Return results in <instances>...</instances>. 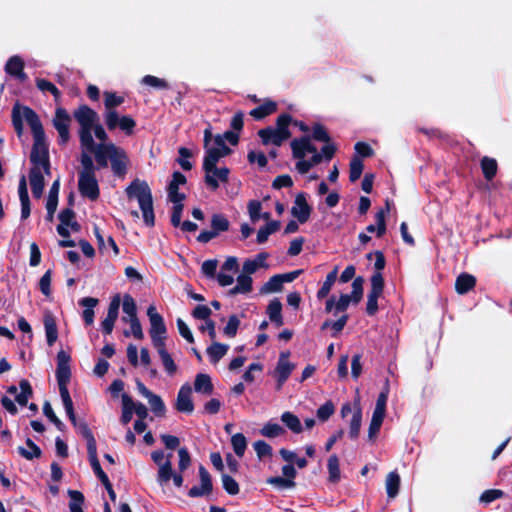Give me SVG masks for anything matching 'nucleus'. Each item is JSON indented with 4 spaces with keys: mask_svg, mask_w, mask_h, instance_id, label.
<instances>
[{
    "mask_svg": "<svg viewBox=\"0 0 512 512\" xmlns=\"http://www.w3.org/2000/svg\"><path fill=\"white\" fill-rule=\"evenodd\" d=\"M80 128L78 131L81 148L96 152V163L106 168L108 161L116 176H124L127 171L128 158L126 152L114 143L96 144L92 130L99 122V115L87 105L79 106L73 113Z\"/></svg>",
    "mask_w": 512,
    "mask_h": 512,
    "instance_id": "obj_1",
    "label": "nucleus"
},
{
    "mask_svg": "<svg viewBox=\"0 0 512 512\" xmlns=\"http://www.w3.org/2000/svg\"><path fill=\"white\" fill-rule=\"evenodd\" d=\"M23 115L25 117V121L31 128L34 139L30 154V161L33 165L32 167L38 166L43 168L44 172L49 175L50 160L48 145L45 140V133L41 121L35 111L27 106H24L23 108Z\"/></svg>",
    "mask_w": 512,
    "mask_h": 512,
    "instance_id": "obj_2",
    "label": "nucleus"
},
{
    "mask_svg": "<svg viewBox=\"0 0 512 512\" xmlns=\"http://www.w3.org/2000/svg\"><path fill=\"white\" fill-rule=\"evenodd\" d=\"M127 197L138 201L143 220L147 226H154L155 216L151 189L145 181L136 179L126 188Z\"/></svg>",
    "mask_w": 512,
    "mask_h": 512,
    "instance_id": "obj_3",
    "label": "nucleus"
},
{
    "mask_svg": "<svg viewBox=\"0 0 512 512\" xmlns=\"http://www.w3.org/2000/svg\"><path fill=\"white\" fill-rule=\"evenodd\" d=\"M292 117L289 114H281L276 121V127H267L258 131V136L261 138L264 145L273 144L281 146L283 142L291 137L289 125Z\"/></svg>",
    "mask_w": 512,
    "mask_h": 512,
    "instance_id": "obj_4",
    "label": "nucleus"
},
{
    "mask_svg": "<svg viewBox=\"0 0 512 512\" xmlns=\"http://www.w3.org/2000/svg\"><path fill=\"white\" fill-rule=\"evenodd\" d=\"M71 377L70 366L57 365L56 378L59 386L60 396L66 411V414L71 422L76 425V416L73 408V401L68 391V383Z\"/></svg>",
    "mask_w": 512,
    "mask_h": 512,
    "instance_id": "obj_5",
    "label": "nucleus"
},
{
    "mask_svg": "<svg viewBox=\"0 0 512 512\" xmlns=\"http://www.w3.org/2000/svg\"><path fill=\"white\" fill-rule=\"evenodd\" d=\"M104 105L105 113L104 120L109 130H114L118 125V113L115 110L116 107L120 106L124 102V97L119 96L114 92H104Z\"/></svg>",
    "mask_w": 512,
    "mask_h": 512,
    "instance_id": "obj_6",
    "label": "nucleus"
},
{
    "mask_svg": "<svg viewBox=\"0 0 512 512\" xmlns=\"http://www.w3.org/2000/svg\"><path fill=\"white\" fill-rule=\"evenodd\" d=\"M225 157V155L215 148L206 147V154L203 162V169L205 171V183L212 190H216L219 187V182H217L213 175H211V170L217 166V163L220 158Z\"/></svg>",
    "mask_w": 512,
    "mask_h": 512,
    "instance_id": "obj_7",
    "label": "nucleus"
},
{
    "mask_svg": "<svg viewBox=\"0 0 512 512\" xmlns=\"http://www.w3.org/2000/svg\"><path fill=\"white\" fill-rule=\"evenodd\" d=\"M172 453L165 455L163 450H156L151 453V459L158 465L157 481L163 486L169 482Z\"/></svg>",
    "mask_w": 512,
    "mask_h": 512,
    "instance_id": "obj_8",
    "label": "nucleus"
},
{
    "mask_svg": "<svg viewBox=\"0 0 512 512\" xmlns=\"http://www.w3.org/2000/svg\"><path fill=\"white\" fill-rule=\"evenodd\" d=\"M71 118L68 112L64 108H57L55 117L53 119V125L59 135V144L66 145L70 139V126Z\"/></svg>",
    "mask_w": 512,
    "mask_h": 512,
    "instance_id": "obj_9",
    "label": "nucleus"
},
{
    "mask_svg": "<svg viewBox=\"0 0 512 512\" xmlns=\"http://www.w3.org/2000/svg\"><path fill=\"white\" fill-rule=\"evenodd\" d=\"M78 188L82 196L95 201L100 195L95 174H79Z\"/></svg>",
    "mask_w": 512,
    "mask_h": 512,
    "instance_id": "obj_10",
    "label": "nucleus"
},
{
    "mask_svg": "<svg viewBox=\"0 0 512 512\" xmlns=\"http://www.w3.org/2000/svg\"><path fill=\"white\" fill-rule=\"evenodd\" d=\"M289 352H282L279 356L277 366L275 368V376L277 378V389L280 390L287 381L295 365L289 361Z\"/></svg>",
    "mask_w": 512,
    "mask_h": 512,
    "instance_id": "obj_11",
    "label": "nucleus"
},
{
    "mask_svg": "<svg viewBox=\"0 0 512 512\" xmlns=\"http://www.w3.org/2000/svg\"><path fill=\"white\" fill-rule=\"evenodd\" d=\"M200 486H193L188 495L192 498L207 496L212 493L213 484L209 472L204 466L199 467Z\"/></svg>",
    "mask_w": 512,
    "mask_h": 512,
    "instance_id": "obj_12",
    "label": "nucleus"
},
{
    "mask_svg": "<svg viewBox=\"0 0 512 512\" xmlns=\"http://www.w3.org/2000/svg\"><path fill=\"white\" fill-rule=\"evenodd\" d=\"M292 156L295 159H302L308 153L316 152V146L312 143L310 136L295 138L290 143Z\"/></svg>",
    "mask_w": 512,
    "mask_h": 512,
    "instance_id": "obj_13",
    "label": "nucleus"
},
{
    "mask_svg": "<svg viewBox=\"0 0 512 512\" xmlns=\"http://www.w3.org/2000/svg\"><path fill=\"white\" fill-rule=\"evenodd\" d=\"M121 304L120 295H115L109 304L106 318L101 322L102 331L109 335L112 333L114 324L118 318V311Z\"/></svg>",
    "mask_w": 512,
    "mask_h": 512,
    "instance_id": "obj_14",
    "label": "nucleus"
},
{
    "mask_svg": "<svg viewBox=\"0 0 512 512\" xmlns=\"http://www.w3.org/2000/svg\"><path fill=\"white\" fill-rule=\"evenodd\" d=\"M192 388L186 383L181 386L177 394L176 409L179 412L191 414L194 411V404L191 399Z\"/></svg>",
    "mask_w": 512,
    "mask_h": 512,
    "instance_id": "obj_15",
    "label": "nucleus"
},
{
    "mask_svg": "<svg viewBox=\"0 0 512 512\" xmlns=\"http://www.w3.org/2000/svg\"><path fill=\"white\" fill-rule=\"evenodd\" d=\"M291 212L301 224L305 223L309 219L311 207L308 205L304 193H300L296 196L295 206L292 208Z\"/></svg>",
    "mask_w": 512,
    "mask_h": 512,
    "instance_id": "obj_16",
    "label": "nucleus"
},
{
    "mask_svg": "<svg viewBox=\"0 0 512 512\" xmlns=\"http://www.w3.org/2000/svg\"><path fill=\"white\" fill-rule=\"evenodd\" d=\"M43 168L38 166L32 167L29 174V181L32 194L35 198H40L44 190Z\"/></svg>",
    "mask_w": 512,
    "mask_h": 512,
    "instance_id": "obj_17",
    "label": "nucleus"
},
{
    "mask_svg": "<svg viewBox=\"0 0 512 512\" xmlns=\"http://www.w3.org/2000/svg\"><path fill=\"white\" fill-rule=\"evenodd\" d=\"M147 315L150 321V335H159L166 333V326L164 324L163 317L156 311L154 306H149L147 309Z\"/></svg>",
    "mask_w": 512,
    "mask_h": 512,
    "instance_id": "obj_18",
    "label": "nucleus"
},
{
    "mask_svg": "<svg viewBox=\"0 0 512 512\" xmlns=\"http://www.w3.org/2000/svg\"><path fill=\"white\" fill-rule=\"evenodd\" d=\"M476 278L468 273L460 274L455 281V289L458 294H466L475 287Z\"/></svg>",
    "mask_w": 512,
    "mask_h": 512,
    "instance_id": "obj_19",
    "label": "nucleus"
},
{
    "mask_svg": "<svg viewBox=\"0 0 512 512\" xmlns=\"http://www.w3.org/2000/svg\"><path fill=\"white\" fill-rule=\"evenodd\" d=\"M194 390L197 393L211 395L214 390L211 377L208 374L204 373L197 374L194 381Z\"/></svg>",
    "mask_w": 512,
    "mask_h": 512,
    "instance_id": "obj_20",
    "label": "nucleus"
},
{
    "mask_svg": "<svg viewBox=\"0 0 512 512\" xmlns=\"http://www.w3.org/2000/svg\"><path fill=\"white\" fill-rule=\"evenodd\" d=\"M98 299L97 298H93V297H85V298H82L79 302V304L83 307H85L86 309L83 311L82 313V316H83V320L85 322L86 325L90 326L93 324L94 322V310L93 308L95 306H97L98 304Z\"/></svg>",
    "mask_w": 512,
    "mask_h": 512,
    "instance_id": "obj_21",
    "label": "nucleus"
},
{
    "mask_svg": "<svg viewBox=\"0 0 512 512\" xmlns=\"http://www.w3.org/2000/svg\"><path fill=\"white\" fill-rule=\"evenodd\" d=\"M276 110H277L276 102L267 100L262 105L252 109L250 111V115L256 120H261V119L273 114L274 112H276Z\"/></svg>",
    "mask_w": 512,
    "mask_h": 512,
    "instance_id": "obj_22",
    "label": "nucleus"
},
{
    "mask_svg": "<svg viewBox=\"0 0 512 512\" xmlns=\"http://www.w3.org/2000/svg\"><path fill=\"white\" fill-rule=\"evenodd\" d=\"M252 290V278L245 274H240L237 277V284L230 291V295L247 294Z\"/></svg>",
    "mask_w": 512,
    "mask_h": 512,
    "instance_id": "obj_23",
    "label": "nucleus"
},
{
    "mask_svg": "<svg viewBox=\"0 0 512 512\" xmlns=\"http://www.w3.org/2000/svg\"><path fill=\"white\" fill-rule=\"evenodd\" d=\"M44 328L47 339V344L53 346L58 338V329L55 319L51 315H46L44 318Z\"/></svg>",
    "mask_w": 512,
    "mask_h": 512,
    "instance_id": "obj_24",
    "label": "nucleus"
},
{
    "mask_svg": "<svg viewBox=\"0 0 512 512\" xmlns=\"http://www.w3.org/2000/svg\"><path fill=\"white\" fill-rule=\"evenodd\" d=\"M81 149H82V153H81L80 162L82 165V170L79 172V174H85V175L95 174L96 167L94 165L91 154H94V156L96 157V152L89 151V150H86L83 148H81Z\"/></svg>",
    "mask_w": 512,
    "mask_h": 512,
    "instance_id": "obj_25",
    "label": "nucleus"
},
{
    "mask_svg": "<svg viewBox=\"0 0 512 512\" xmlns=\"http://www.w3.org/2000/svg\"><path fill=\"white\" fill-rule=\"evenodd\" d=\"M371 288L368 293L369 298L379 299L384 289V279L382 273L375 272L371 277Z\"/></svg>",
    "mask_w": 512,
    "mask_h": 512,
    "instance_id": "obj_26",
    "label": "nucleus"
},
{
    "mask_svg": "<svg viewBox=\"0 0 512 512\" xmlns=\"http://www.w3.org/2000/svg\"><path fill=\"white\" fill-rule=\"evenodd\" d=\"M72 424L78 428L79 433L86 439L87 441V452H92L97 450L96 440L93 436L92 431L89 429L88 425L85 422L77 423L76 425L72 422Z\"/></svg>",
    "mask_w": 512,
    "mask_h": 512,
    "instance_id": "obj_27",
    "label": "nucleus"
},
{
    "mask_svg": "<svg viewBox=\"0 0 512 512\" xmlns=\"http://www.w3.org/2000/svg\"><path fill=\"white\" fill-rule=\"evenodd\" d=\"M282 304L278 299L270 301L267 307V314L269 319L274 322L278 327L283 325V318L281 315Z\"/></svg>",
    "mask_w": 512,
    "mask_h": 512,
    "instance_id": "obj_28",
    "label": "nucleus"
},
{
    "mask_svg": "<svg viewBox=\"0 0 512 512\" xmlns=\"http://www.w3.org/2000/svg\"><path fill=\"white\" fill-rule=\"evenodd\" d=\"M386 492L389 498H395L399 492L400 476L397 472H390L386 477Z\"/></svg>",
    "mask_w": 512,
    "mask_h": 512,
    "instance_id": "obj_29",
    "label": "nucleus"
},
{
    "mask_svg": "<svg viewBox=\"0 0 512 512\" xmlns=\"http://www.w3.org/2000/svg\"><path fill=\"white\" fill-rule=\"evenodd\" d=\"M481 169L486 180H492L497 173L498 165L494 158L483 157L481 159Z\"/></svg>",
    "mask_w": 512,
    "mask_h": 512,
    "instance_id": "obj_30",
    "label": "nucleus"
},
{
    "mask_svg": "<svg viewBox=\"0 0 512 512\" xmlns=\"http://www.w3.org/2000/svg\"><path fill=\"white\" fill-rule=\"evenodd\" d=\"M230 222L223 214H213L211 217V229L218 236L229 230Z\"/></svg>",
    "mask_w": 512,
    "mask_h": 512,
    "instance_id": "obj_31",
    "label": "nucleus"
},
{
    "mask_svg": "<svg viewBox=\"0 0 512 512\" xmlns=\"http://www.w3.org/2000/svg\"><path fill=\"white\" fill-rule=\"evenodd\" d=\"M281 421L295 434H299L303 430L300 419L291 412H284L281 415Z\"/></svg>",
    "mask_w": 512,
    "mask_h": 512,
    "instance_id": "obj_32",
    "label": "nucleus"
},
{
    "mask_svg": "<svg viewBox=\"0 0 512 512\" xmlns=\"http://www.w3.org/2000/svg\"><path fill=\"white\" fill-rule=\"evenodd\" d=\"M133 409H134V402L131 399V397L124 393L122 395V415H121V422L126 425L128 424L133 415Z\"/></svg>",
    "mask_w": 512,
    "mask_h": 512,
    "instance_id": "obj_33",
    "label": "nucleus"
},
{
    "mask_svg": "<svg viewBox=\"0 0 512 512\" xmlns=\"http://www.w3.org/2000/svg\"><path fill=\"white\" fill-rule=\"evenodd\" d=\"M228 349V345L214 342L207 348V354L212 363H217L222 357H224Z\"/></svg>",
    "mask_w": 512,
    "mask_h": 512,
    "instance_id": "obj_34",
    "label": "nucleus"
},
{
    "mask_svg": "<svg viewBox=\"0 0 512 512\" xmlns=\"http://www.w3.org/2000/svg\"><path fill=\"white\" fill-rule=\"evenodd\" d=\"M328 480L332 483H338L340 481L341 475H340V467H339V459L337 455L333 454L329 457L328 463Z\"/></svg>",
    "mask_w": 512,
    "mask_h": 512,
    "instance_id": "obj_35",
    "label": "nucleus"
},
{
    "mask_svg": "<svg viewBox=\"0 0 512 512\" xmlns=\"http://www.w3.org/2000/svg\"><path fill=\"white\" fill-rule=\"evenodd\" d=\"M338 274V268L335 267L331 272H329L326 276V279L322 285V287L317 292V298L323 299L326 297L331 291L332 286L334 285Z\"/></svg>",
    "mask_w": 512,
    "mask_h": 512,
    "instance_id": "obj_36",
    "label": "nucleus"
},
{
    "mask_svg": "<svg viewBox=\"0 0 512 512\" xmlns=\"http://www.w3.org/2000/svg\"><path fill=\"white\" fill-rule=\"evenodd\" d=\"M88 457H89V461H90V464H91V467H92L94 473L100 479L102 484H106V483L110 482L108 476L101 468V465H100V462H99L98 456H97V450L89 452Z\"/></svg>",
    "mask_w": 512,
    "mask_h": 512,
    "instance_id": "obj_37",
    "label": "nucleus"
},
{
    "mask_svg": "<svg viewBox=\"0 0 512 512\" xmlns=\"http://www.w3.org/2000/svg\"><path fill=\"white\" fill-rule=\"evenodd\" d=\"M21 392L16 395V401L21 406H26L30 397H32L33 391L28 380L22 379L19 382Z\"/></svg>",
    "mask_w": 512,
    "mask_h": 512,
    "instance_id": "obj_38",
    "label": "nucleus"
},
{
    "mask_svg": "<svg viewBox=\"0 0 512 512\" xmlns=\"http://www.w3.org/2000/svg\"><path fill=\"white\" fill-rule=\"evenodd\" d=\"M36 86L42 92H49L53 95L55 102H59L61 98V92L59 89L50 81L43 78H36Z\"/></svg>",
    "mask_w": 512,
    "mask_h": 512,
    "instance_id": "obj_39",
    "label": "nucleus"
},
{
    "mask_svg": "<svg viewBox=\"0 0 512 512\" xmlns=\"http://www.w3.org/2000/svg\"><path fill=\"white\" fill-rule=\"evenodd\" d=\"M260 434L267 438H275L285 434V429L278 423L267 422L260 430Z\"/></svg>",
    "mask_w": 512,
    "mask_h": 512,
    "instance_id": "obj_40",
    "label": "nucleus"
},
{
    "mask_svg": "<svg viewBox=\"0 0 512 512\" xmlns=\"http://www.w3.org/2000/svg\"><path fill=\"white\" fill-rule=\"evenodd\" d=\"M26 445L28 446V449L23 447L18 448V452L22 457L27 460H32L41 456V449L30 438L26 440Z\"/></svg>",
    "mask_w": 512,
    "mask_h": 512,
    "instance_id": "obj_41",
    "label": "nucleus"
},
{
    "mask_svg": "<svg viewBox=\"0 0 512 512\" xmlns=\"http://www.w3.org/2000/svg\"><path fill=\"white\" fill-rule=\"evenodd\" d=\"M24 66L25 63L23 59L18 55H14L6 62L5 72L14 77L20 70L24 69Z\"/></svg>",
    "mask_w": 512,
    "mask_h": 512,
    "instance_id": "obj_42",
    "label": "nucleus"
},
{
    "mask_svg": "<svg viewBox=\"0 0 512 512\" xmlns=\"http://www.w3.org/2000/svg\"><path fill=\"white\" fill-rule=\"evenodd\" d=\"M361 421H362V411L360 406L357 404L356 409L353 413L351 422H350V430H349V436L352 439H356L360 432L361 427Z\"/></svg>",
    "mask_w": 512,
    "mask_h": 512,
    "instance_id": "obj_43",
    "label": "nucleus"
},
{
    "mask_svg": "<svg viewBox=\"0 0 512 512\" xmlns=\"http://www.w3.org/2000/svg\"><path fill=\"white\" fill-rule=\"evenodd\" d=\"M23 108L16 104L12 109V124L18 136L23 133V119L25 120Z\"/></svg>",
    "mask_w": 512,
    "mask_h": 512,
    "instance_id": "obj_44",
    "label": "nucleus"
},
{
    "mask_svg": "<svg viewBox=\"0 0 512 512\" xmlns=\"http://www.w3.org/2000/svg\"><path fill=\"white\" fill-rule=\"evenodd\" d=\"M231 444L235 454L238 457H242L247 448L246 437L242 433H236L231 438Z\"/></svg>",
    "mask_w": 512,
    "mask_h": 512,
    "instance_id": "obj_45",
    "label": "nucleus"
},
{
    "mask_svg": "<svg viewBox=\"0 0 512 512\" xmlns=\"http://www.w3.org/2000/svg\"><path fill=\"white\" fill-rule=\"evenodd\" d=\"M122 309L125 313L124 317H127L128 319L138 318L136 303L129 294H126L123 297Z\"/></svg>",
    "mask_w": 512,
    "mask_h": 512,
    "instance_id": "obj_46",
    "label": "nucleus"
},
{
    "mask_svg": "<svg viewBox=\"0 0 512 512\" xmlns=\"http://www.w3.org/2000/svg\"><path fill=\"white\" fill-rule=\"evenodd\" d=\"M122 321H124L126 323H130L131 332H129L127 330L124 331V335L126 337H128V336H130V334H132L138 340L143 339L144 334H143L142 326H141L138 318L128 319L127 317H122Z\"/></svg>",
    "mask_w": 512,
    "mask_h": 512,
    "instance_id": "obj_47",
    "label": "nucleus"
},
{
    "mask_svg": "<svg viewBox=\"0 0 512 512\" xmlns=\"http://www.w3.org/2000/svg\"><path fill=\"white\" fill-rule=\"evenodd\" d=\"M283 282L279 274L272 276L261 288V293L279 292L282 290Z\"/></svg>",
    "mask_w": 512,
    "mask_h": 512,
    "instance_id": "obj_48",
    "label": "nucleus"
},
{
    "mask_svg": "<svg viewBox=\"0 0 512 512\" xmlns=\"http://www.w3.org/2000/svg\"><path fill=\"white\" fill-rule=\"evenodd\" d=\"M68 494L70 496V512H83L82 505L84 502V496L81 492L76 490H69Z\"/></svg>",
    "mask_w": 512,
    "mask_h": 512,
    "instance_id": "obj_49",
    "label": "nucleus"
},
{
    "mask_svg": "<svg viewBox=\"0 0 512 512\" xmlns=\"http://www.w3.org/2000/svg\"><path fill=\"white\" fill-rule=\"evenodd\" d=\"M385 413L374 411L369 426V438L373 439L379 432L383 423Z\"/></svg>",
    "mask_w": 512,
    "mask_h": 512,
    "instance_id": "obj_50",
    "label": "nucleus"
},
{
    "mask_svg": "<svg viewBox=\"0 0 512 512\" xmlns=\"http://www.w3.org/2000/svg\"><path fill=\"white\" fill-rule=\"evenodd\" d=\"M363 171V162L361 159L354 157L350 162L349 179L351 182L357 181Z\"/></svg>",
    "mask_w": 512,
    "mask_h": 512,
    "instance_id": "obj_51",
    "label": "nucleus"
},
{
    "mask_svg": "<svg viewBox=\"0 0 512 512\" xmlns=\"http://www.w3.org/2000/svg\"><path fill=\"white\" fill-rule=\"evenodd\" d=\"M389 211V205L387 204L386 210L380 209L375 215L376 220V234L377 237H382L386 232V221L385 215Z\"/></svg>",
    "mask_w": 512,
    "mask_h": 512,
    "instance_id": "obj_52",
    "label": "nucleus"
},
{
    "mask_svg": "<svg viewBox=\"0 0 512 512\" xmlns=\"http://www.w3.org/2000/svg\"><path fill=\"white\" fill-rule=\"evenodd\" d=\"M253 448L259 459H263L265 457H271L273 450L272 447L263 440H258L253 443Z\"/></svg>",
    "mask_w": 512,
    "mask_h": 512,
    "instance_id": "obj_53",
    "label": "nucleus"
},
{
    "mask_svg": "<svg viewBox=\"0 0 512 512\" xmlns=\"http://www.w3.org/2000/svg\"><path fill=\"white\" fill-rule=\"evenodd\" d=\"M363 283L364 280L362 277H357L354 279L352 283V293H351V300L357 304L361 301L363 296Z\"/></svg>",
    "mask_w": 512,
    "mask_h": 512,
    "instance_id": "obj_54",
    "label": "nucleus"
},
{
    "mask_svg": "<svg viewBox=\"0 0 512 512\" xmlns=\"http://www.w3.org/2000/svg\"><path fill=\"white\" fill-rule=\"evenodd\" d=\"M222 484L228 494L236 495L239 493V485L230 475L222 474Z\"/></svg>",
    "mask_w": 512,
    "mask_h": 512,
    "instance_id": "obj_55",
    "label": "nucleus"
},
{
    "mask_svg": "<svg viewBox=\"0 0 512 512\" xmlns=\"http://www.w3.org/2000/svg\"><path fill=\"white\" fill-rule=\"evenodd\" d=\"M43 412L45 416L57 427L58 430L63 431L65 425L63 422L55 415L52 406L49 402H45L43 406Z\"/></svg>",
    "mask_w": 512,
    "mask_h": 512,
    "instance_id": "obj_56",
    "label": "nucleus"
},
{
    "mask_svg": "<svg viewBox=\"0 0 512 512\" xmlns=\"http://www.w3.org/2000/svg\"><path fill=\"white\" fill-rule=\"evenodd\" d=\"M504 496V492L500 489H488L484 491L480 496V502L484 504H490L491 502L502 498Z\"/></svg>",
    "mask_w": 512,
    "mask_h": 512,
    "instance_id": "obj_57",
    "label": "nucleus"
},
{
    "mask_svg": "<svg viewBox=\"0 0 512 512\" xmlns=\"http://www.w3.org/2000/svg\"><path fill=\"white\" fill-rule=\"evenodd\" d=\"M136 126V122L130 116H122L118 115V125L122 131H124L127 135H131Z\"/></svg>",
    "mask_w": 512,
    "mask_h": 512,
    "instance_id": "obj_58",
    "label": "nucleus"
},
{
    "mask_svg": "<svg viewBox=\"0 0 512 512\" xmlns=\"http://www.w3.org/2000/svg\"><path fill=\"white\" fill-rule=\"evenodd\" d=\"M147 400L149 402L151 410L156 415H163L164 414V412H165V404L162 401V399L160 398V396H158V395L153 393Z\"/></svg>",
    "mask_w": 512,
    "mask_h": 512,
    "instance_id": "obj_59",
    "label": "nucleus"
},
{
    "mask_svg": "<svg viewBox=\"0 0 512 512\" xmlns=\"http://www.w3.org/2000/svg\"><path fill=\"white\" fill-rule=\"evenodd\" d=\"M335 407L331 401H327L321 405L317 410V417L321 421L328 420L334 413Z\"/></svg>",
    "mask_w": 512,
    "mask_h": 512,
    "instance_id": "obj_60",
    "label": "nucleus"
},
{
    "mask_svg": "<svg viewBox=\"0 0 512 512\" xmlns=\"http://www.w3.org/2000/svg\"><path fill=\"white\" fill-rule=\"evenodd\" d=\"M178 456V469L180 472H184L191 465L190 453L187 448L182 447L178 450Z\"/></svg>",
    "mask_w": 512,
    "mask_h": 512,
    "instance_id": "obj_61",
    "label": "nucleus"
},
{
    "mask_svg": "<svg viewBox=\"0 0 512 512\" xmlns=\"http://www.w3.org/2000/svg\"><path fill=\"white\" fill-rule=\"evenodd\" d=\"M142 83L157 89H167L168 83L161 78L152 75H146L142 78Z\"/></svg>",
    "mask_w": 512,
    "mask_h": 512,
    "instance_id": "obj_62",
    "label": "nucleus"
},
{
    "mask_svg": "<svg viewBox=\"0 0 512 512\" xmlns=\"http://www.w3.org/2000/svg\"><path fill=\"white\" fill-rule=\"evenodd\" d=\"M218 266V261L216 259H210L203 262L201 266L202 273L208 278L216 277V270Z\"/></svg>",
    "mask_w": 512,
    "mask_h": 512,
    "instance_id": "obj_63",
    "label": "nucleus"
},
{
    "mask_svg": "<svg viewBox=\"0 0 512 512\" xmlns=\"http://www.w3.org/2000/svg\"><path fill=\"white\" fill-rule=\"evenodd\" d=\"M239 325L240 320L238 317L236 315L230 316L226 326L224 327V334L230 338L234 337L237 333Z\"/></svg>",
    "mask_w": 512,
    "mask_h": 512,
    "instance_id": "obj_64",
    "label": "nucleus"
}]
</instances>
